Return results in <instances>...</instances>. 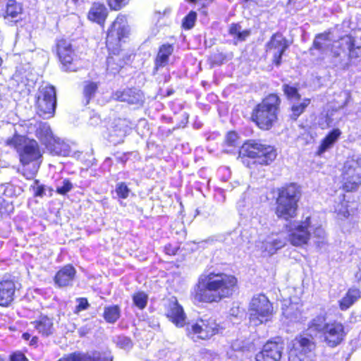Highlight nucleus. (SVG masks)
<instances>
[{"label":"nucleus","instance_id":"nucleus-1","mask_svg":"<svg viewBox=\"0 0 361 361\" xmlns=\"http://www.w3.org/2000/svg\"><path fill=\"white\" fill-rule=\"evenodd\" d=\"M331 31L326 30L315 35L310 49L323 54L329 48V55L336 63H342L347 60V65L355 64L361 60V45L356 38L350 34L344 35L334 40L329 47L327 42L331 39Z\"/></svg>","mask_w":361,"mask_h":361},{"label":"nucleus","instance_id":"nucleus-2","mask_svg":"<svg viewBox=\"0 0 361 361\" xmlns=\"http://www.w3.org/2000/svg\"><path fill=\"white\" fill-rule=\"evenodd\" d=\"M237 283L235 277L223 273L202 274L195 288L194 299L213 302L231 295Z\"/></svg>","mask_w":361,"mask_h":361},{"label":"nucleus","instance_id":"nucleus-3","mask_svg":"<svg viewBox=\"0 0 361 361\" xmlns=\"http://www.w3.org/2000/svg\"><path fill=\"white\" fill-rule=\"evenodd\" d=\"M6 145L16 149L20 162L23 165L22 174L27 179H32L37 174L41 164L43 152L38 142L35 140H28L25 136L16 134L8 138Z\"/></svg>","mask_w":361,"mask_h":361},{"label":"nucleus","instance_id":"nucleus-4","mask_svg":"<svg viewBox=\"0 0 361 361\" xmlns=\"http://www.w3.org/2000/svg\"><path fill=\"white\" fill-rule=\"evenodd\" d=\"M288 240L295 247L307 245L312 239L315 246L323 248L327 243L326 234L321 226L313 224L312 218L307 216L304 220L293 221L286 226Z\"/></svg>","mask_w":361,"mask_h":361},{"label":"nucleus","instance_id":"nucleus-5","mask_svg":"<svg viewBox=\"0 0 361 361\" xmlns=\"http://www.w3.org/2000/svg\"><path fill=\"white\" fill-rule=\"evenodd\" d=\"M128 23V16L118 13L111 22L106 31V47L109 51L107 65L116 64L118 68L124 66V56L121 55V44L129 37L130 30Z\"/></svg>","mask_w":361,"mask_h":361},{"label":"nucleus","instance_id":"nucleus-6","mask_svg":"<svg viewBox=\"0 0 361 361\" xmlns=\"http://www.w3.org/2000/svg\"><path fill=\"white\" fill-rule=\"evenodd\" d=\"M280 99L275 94L265 97L254 109L252 120L263 130L270 129L277 120Z\"/></svg>","mask_w":361,"mask_h":361},{"label":"nucleus","instance_id":"nucleus-7","mask_svg":"<svg viewBox=\"0 0 361 361\" xmlns=\"http://www.w3.org/2000/svg\"><path fill=\"white\" fill-rule=\"evenodd\" d=\"M299 198V191L295 184H290L279 189L276 199V216L285 220L294 218Z\"/></svg>","mask_w":361,"mask_h":361},{"label":"nucleus","instance_id":"nucleus-8","mask_svg":"<svg viewBox=\"0 0 361 361\" xmlns=\"http://www.w3.org/2000/svg\"><path fill=\"white\" fill-rule=\"evenodd\" d=\"M273 314L272 304L264 294L255 295L249 306L250 322L253 326H259L271 321Z\"/></svg>","mask_w":361,"mask_h":361},{"label":"nucleus","instance_id":"nucleus-9","mask_svg":"<svg viewBox=\"0 0 361 361\" xmlns=\"http://www.w3.org/2000/svg\"><path fill=\"white\" fill-rule=\"evenodd\" d=\"M240 156L255 159V162L259 164L268 165L276 157L274 147L258 141H250L245 143L240 152Z\"/></svg>","mask_w":361,"mask_h":361},{"label":"nucleus","instance_id":"nucleus-10","mask_svg":"<svg viewBox=\"0 0 361 361\" xmlns=\"http://www.w3.org/2000/svg\"><path fill=\"white\" fill-rule=\"evenodd\" d=\"M220 326L212 317L204 315L195 322L188 324L187 334L194 341L197 339L208 340L219 334Z\"/></svg>","mask_w":361,"mask_h":361},{"label":"nucleus","instance_id":"nucleus-11","mask_svg":"<svg viewBox=\"0 0 361 361\" xmlns=\"http://www.w3.org/2000/svg\"><path fill=\"white\" fill-rule=\"evenodd\" d=\"M341 176L345 191L356 190L361 185V157H353L347 159L344 163Z\"/></svg>","mask_w":361,"mask_h":361},{"label":"nucleus","instance_id":"nucleus-12","mask_svg":"<svg viewBox=\"0 0 361 361\" xmlns=\"http://www.w3.org/2000/svg\"><path fill=\"white\" fill-rule=\"evenodd\" d=\"M56 106V89L52 85L40 87L37 98V111L39 116L47 119L51 118Z\"/></svg>","mask_w":361,"mask_h":361},{"label":"nucleus","instance_id":"nucleus-13","mask_svg":"<svg viewBox=\"0 0 361 361\" xmlns=\"http://www.w3.org/2000/svg\"><path fill=\"white\" fill-rule=\"evenodd\" d=\"M267 51L276 50L273 55L271 63L274 66H279L282 63V56L289 47L288 39L279 32L274 33L266 44Z\"/></svg>","mask_w":361,"mask_h":361},{"label":"nucleus","instance_id":"nucleus-14","mask_svg":"<svg viewBox=\"0 0 361 361\" xmlns=\"http://www.w3.org/2000/svg\"><path fill=\"white\" fill-rule=\"evenodd\" d=\"M314 348V343L309 338L299 336L290 343L288 353L289 361H302L305 355L311 352Z\"/></svg>","mask_w":361,"mask_h":361},{"label":"nucleus","instance_id":"nucleus-15","mask_svg":"<svg viewBox=\"0 0 361 361\" xmlns=\"http://www.w3.org/2000/svg\"><path fill=\"white\" fill-rule=\"evenodd\" d=\"M323 341L329 347L339 345L345 336L344 326L338 322L329 323L321 334Z\"/></svg>","mask_w":361,"mask_h":361},{"label":"nucleus","instance_id":"nucleus-16","mask_svg":"<svg viewBox=\"0 0 361 361\" xmlns=\"http://www.w3.org/2000/svg\"><path fill=\"white\" fill-rule=\"evenodd\" d=\"M55 53L59 61L63 66H70L74 60V51L68 39L57 38L54 44Z\"/></svg>","mask_w":361,"mask_h":361},{"label":"nucleus","instance_id":"nucleus-17","mask_svg":"<svg viewBox=\"0 0 361 361\" xmlns=\"http://www.w3.org/2000/svg\"><path fill=\"white\" fill-rule=\"evenodd\" d=\"M283 343L277 341H268L262 351L255 356V361H279L281 357Z\"/></svg>","mask_w":361,"mask_h":361},{"label":"nucleus","instance_id":"nucleus-18","mask_svg":"<svg viewBox=\"0 0 361 361\" xmlns=\"http://www.w3.org/2000/svg\"><path fill=\"white\" fill-rule=\"evenodd\" d=\"M24 13L23 6L16 0H8L2 9L1 16L5 20L13 24H17L23 21Z\"/></svg>","mask_w":361,"mask_h":361},{"label":"nucleus","instance_id":"nucleus-19","mask_svg":"<svg viewBox=\"0 0 361 361\" xmlns=\"http://www.w3.org/2000/svg\"><path fill=\"white\" fill-rule=\"evenodd\" d=\"M166 315L176 326L182 327L185 324V315L183 307L178 304L176 298H169L166 305Z\"/></svg>","mask_w":361,"mask_h":361},{"label":"nucleus","instance_id":"nucleus-20","mask_svg":"<svg viewBox=\"0 0 361 361\" xmlns=\"http://www.w3.org/2000/svg\"><path fill=\"white\" fill-rule=\"evenodd\" d=\"M111 355L104 352L92 351L87 353H73L58 361H112Z\"/></svg>","mask_w":361,"mask_h":361},{"label":"nucleus","instance_id":"nucleus-21","mask_svg":"<svg viewBox=\"0 0 361 361\" xmlns=\"http://www.w3.org/2000/svg\"><path fill=\"white\" fill-rule=\"evenodd\" d=\"M109 14V9L104 4L94 2L87 13V18L91 22L98 24L102 27H104Z\"/></svg>","mask_w":361,"mask_h":361},{"label":"nucleus","instance_id":"nucleus-22","mask_svg":"<svg viewBox=\"0 0 361 361\" xmlns=\"http://www.w3.org/2000/svg\"><path fill=\"white\" fill-rule=\"evenodd\" d=\"M16 286L10 277H4L0 280V305L8 306L14 299Z\"/></svg>","mask_w":361,"mask_h":361},{"label":"nucleus","instance_id":"nucleus-23","mask_svg":"<svg viewBox=\"0 0 361 361\" xmlns=\"http://www.w3.org/2000/svg\"><path fill=\"white\" fill-rule=\"evenodd\" d=\"M75 274L76 270L72 265H66L56 272L54 279V283L59 288L71 286Z\"/></svg>","mask_w":361,"mask_h":361},{"label":"nucleus","instance_id":"nucleus-24","mask_svg":"<svg viewBox=\"0 0 361 361\" xmlns=\"http://www.w3.org/2000/svg\"><path fill=\"white\" fill-rule=\"evenodd\" d=\"M114 97L116 99L126 102L129 104H141L143 102L142 93L135 88L117 91L114 93Z\"/></svg>","mask_w":361,"mask_h":361},{"label":"nucleus","instance_id":"nucleus-25","mask_svg":"<svg viewBox=\"0 0 361 361\" xmlns=\"http://www.w3.org/2000/svg\"><path fill=\"white\" fill-rule=\"evenodd\" d=\"M326 313L324 312H320L319 314L314 317L309 322L307 331L310 335L317 336L318 334H322L329 322L326 321Z\"/></svg>","mask_w":361,"mask_h":361},{"label":"nucleus","instance_id":"nucleus-26","mask_svg":"<svg viewBox=\"0 0 361 361\" xmlns=\"http://www.w3.org/2000/svg\"><path fill=\"white\" fill-rule=\"evenodd\" d=\"M173 50V44L165 43L160 45L154 59V68H163L168 66Z\"/></svg>","mask_w":361,"mask_h":361},{"label":"nucleus","instance_id":"nucleus-27","mask_svg":"<svg viewBox=\"0 0 361 361\" xmlns=\"http://www.w3.org/2000/svg\"><path fill=\"white\" fill-rule=\"evenodd\" d=\"M341 135V131L338 128L331 130L322 140L318 148L317 154L321 156L325 152L333 147Z\"/></svg>","mask_w":361,"mask_h":361},{"label":"nucleus","instance_id":"nucleus-28","mask_svg":"<svg viewBox=\"0 0 361 361\" xmlns=\"http://www.w3.org/2000/svg\"><path fill=\"white\" fill-rule=\"evenodd\" d=\"M360 298L361 290L359 288L356 287L349 288L345 295L339 301V307L341 310H348Z\"/></svg>","mask_w":361,"mask_h":361},{"label":"nucleus","instance_id":"nucleus-29","mask_svg":"<svg viewBox=\"0 0 361 361\" xmlns=\"http://www.w3.org/2000/svg\"><path fill=\"white\" fill-rule=\"evenodd\" d=\"M46 148L53 155L68 156L70 152L69 146L61 141L59 138L54 137Z\"/></svg>","mask_w":361,"mask_h":361},{"label":"nucleus","instance_id":"nucleus-30","mask_svg":"<svg viewBox=\"0 0 361 361\" xmlns=\"http://www.w3.org/2000/svg\"><path fill=\"white\" fill-rule=\"evenodd\" d=\"M36 137L39 139L42 145L45 147L54 137L49 125L47 123H39L37 127L35 132Z\"/></svg>","mask_w":361,"mask_h":361},{"label":"nucleus","instance_id":"nucleus-31","mask_svg":"<svg viewBox=\"0 0 361 361\" xmlns=\"http://www.w3.org/2000/svg\"><path fill=\"white\" fill-rule=\"evenodd\" d=\"M339 119L340 117L337 111H329L319 117L318 125L322 129H327L337 125Z\"/></svg>","mask_w":361,"mask_h":361},{"label":"nucleus","instance_id":"nucleus-32","mask_svg":"<svg viewBox=\"0 0 361 361\" xmlns=\"http://www.w3.org/2000/svg\"><path fill=\"white\" fill-rule=\"evenodd\" d=\"M283 315L290 322H301L303 321L302 312L298 305L290 304L286 307H283Z\"/></svg>","mask_w":361,"mask_h":361},{"label":"nucleus","instance_id":"nucleus-33","mask_svg":"<svg viewBox=\"0 0 361 361\" xmlns=\"http://www.w3.org/2000/svg\"><path fill=\"white\" fill-rule=\"evenodd\" d=\"M32 324L37 331L43 336H47L53 333V322L47 317H42Z\"/></svg>","mask_w":361,"mask_h":361},{"label":"nucleus","instance_id":"nucleus-34","mask_svg":"<svg viewBox=\"0 0 361 361\" xmlns=\"http://www.w3.org/2000/svg\"><path fill=\"white\" fill-rule=\"evenodd\" d=\"M338 200L339 202H336V204L334 206V212L337 214L338 217L341 219L347 218L350 213L348 202L345 200L344 195L340 196Z\"/></svg>","mask_w":361,"mask_h":361},{"label":"nucleus","instance_id":"nucleus-35","mask_svg":"<svg viewBox=\"0 0 361 361\" xmlns=\"http://www.w3.org/2000/svg\"><path fill=\"white\" fill-rule=\"evenodd\" d=\"M241 26L239 23H232L228 28V34L235 37L238 41H245L248 37L251 31L250 30H245L240 31Z\"/></svg>","mask_w":361,"mask_h":361},{"label":"nucleus","instance_id":"nucleus-36","mask_svg":"<svg viewBox=\"0 0 361 361\" xmlns=\"http://www.w3.org/2000/svg\"><path fill=\"white\" fill-rule=\"evenodd\" d=\"M292 103L291 118L293 119H297L298 117L304 112L306 107L310 104V100L309 99H303L300 102L298 100Z\"/></svg>","mask_w":361,"mask_h":361},{"label":"nucleus","instance_id":"nucleus-37","mask_svg":"<svg viewBox=\"0 0 361 361\" xmlns=\"http://www.w3.org/2000/svg\"><path fill=\"white\" fill-rule=\"evenodd\" d=\"M120 317V309L117 305L106 307L104 311V318L109 323H115Z\"/></svg>","mask_w":361,"mask_h":361},{"label":"nucleus","instance_id":"nucleus-38","mask_svg":"<svg viewBox=\"0 0 361 361\" xmlns=\"http://www.w3.org/2000/svg\"><path fill=\"white\" fill-rule=\"evenodd\" d=\"M197 15L194 11H190L182 20L181 27L185 30L192 29L197 20Z\"/></svg>","mask_w":361,"mask_h":361},{"label":"nucleus","instance_id":"nucleus-39","mask_svg":"<svg viewBox=\"0 0 361 361\" xmlns=\"http://www.w3.org/2000/svg\"><path fill=\"white\" fill-rule=\"evenodd\" d=\"M133 301L137 307L143 310L147 304L148 296L145 292L140 291L133 295Z\"/></svg>","mask_w":361,"mask_h":361},{"label":"nucleus","instance_id":"nucleus-40","mask_svg":"<svg viewBox=\"0 0 361 361\" xmlns=\"http://www.w3.org/2000/svg\"><path fill=\"white\" fill-rule=\"evenodd\" d=\"M98 88L97 82H86L84 86V96L86 99V104L90 102V100L94 96V94Z\"/></svg>","mask_w":361,"mask_h":361},{"label":"nucleus","instance_id":"nucleus-41","mask_svg":"<svg viewBox=\"0 0 361 361\" xmlns=\"http://www.w3.org/2000/svg\"><path fill=\"white\" fill-rule=\"evenodd\" d=\"M283 90L285 94L291 102L300 100V95L299 94L296 87L289 85H284L283 86Z\"/></svg>","mask_w":361,"mask_h":361},{"label":"nucleus","instance_id":"nucleus-42","mask_svg":"<svg viewBox=\"0 0 361 361\" xmlns=\"http://www.w3.org/2000/svg\"><path fill=\"white\" fill-rule=\"evenodd\" d=\"M114 342L118 348L125 350H129L133 346L130 338L124 336H117Z\"/></svg>","mask_w":361,"mask_h":361},{"label":"nucleus","instance_id":"nucleus-43","mask_svg":"<svg viewBox=\"0 0 361 361\" xmlns=\"http://www.w3.org/2000/svg\"><path fill=\"white\" fill-rule=\"evenodd\" d=\"M130 0H106L109 8L111 11H118L125 8Z\"/></svg>","mask_w":361,"mask_h":361},{"label":"nucleus","instance_id":"nucleus-44","mask_svg":"<svg viewBox=\"0 0 361 361\" xmlns=\"http://www.w3.org/2000/svg\"><path fill=\"white\" fill-rule=\"evenodd\" d=\"M274 243H271V235H269L263 242H262L260 249L267 255H272L276 253V248H274Z\"/></svg>","mask_w":361,"mask_h":361},{"label":"nucleus","instance_id":"nucleus-45","mask_svg":"<svg viewBox=\"0 0 361 361\" xmlns=\"http://www.w3.org/2000/svg\"><path fill=\"white\" fill-rule=\"evenodd\" d=\"M271 243H274L275 246L274 248H276V252L283 247L286 245L287 241H288V237L286 238L278 234H272L271 235Z\"/></svg>","mask_w":361,"mask_h":361},{"label":"nucleus","instance_id":"nucleus-46","mask_svg":"<svg viewBox=\"0 0 361 361\" xmlns=\"http://www.w3.org/2000/svg\"><path fill=\"white\" fill-rule=\"evenodd\" d=\"M73 188L71 182L68 179H64L62 180L61 184H58L56 186V192L60 195H66Z\"/></svg>","mask_w":361,"mask_h":361},{"label":"nucleus","instance_id":"nucleus-47","mask_svg":"<svg viewBox=\"0 0 361 361\" xmlns=\"http://www.w3.org/2000/svg\"><path fill=\"white\" fill-rule=\"evenodd\" d=\"M116 193L119 198L126 199L130 193V189L124 183H119L116 186Z\"/></svg>","mask_w":361,"mask_h":361},{"label":"nucleus","instance_id":"nucleus-48","mask_svg":"<svg viewBox=\"0 0 361 361\" xmlns=\"http://www.w3.org/2000/svg\"><path fill=\"white\" fill-rule=\"evenodd\" d=\"M238 136L234 131L229 132L226 137V142L229 146H236L238 145Z\"/></svg>","mask_w":361,"mask_h":361},{"label":"nucleus","instance_id":"nucleus-49","mask_svg":"<svg viewBox=\"0 0 361 361\" xmlns=\"http://www.w3.org/2000/svg\"><path fill=\"white\" fill-rule=\"evenodd\" d=\"M38 184L39 180H36L35 181V185H33V188L35 190V195L37 197H43L45 195L44 185Z\"/></svg>","mask_w":361,"mask_h":361},{"label":"nucleus","instance_id":"nucleus-50","mask_svg":"<svg viewBox=\"0 0 361 361\" xmlns=\"http://www.w3.org/2000/svg\"><path fill=\"white\" fill-rule=\"evenodd\" d=\"M78 304L76 306V312H80L87 310L89 307L88 301L86 298H81L77 300Z\"/></svg>","mask_w":361,"mask_h":361},{"label":"nucleus","instance_id":"nucleus-51","mask_svg":"<svg viewBox=\"0 0 361 361\" xmlns=\"http://www.w3.org/2000/svg\"><path fill=\"white\" fill-rule=\"evenodd\" d=\"M10 361H29L25 355L20 352L13 353L11 355Z\"/></svg>","mask_w":361,"mask_h":361},{"label":"nucleus","instance_id":"nucleus-52","mask_svg":"<svg viewBox=\"0 0 361 361\" xmlns=\"http://www.w3.org/2000/svg\"><path fill=\"white\" fill-rule=\"evenodd\" d=\"M165 251L167 255H173L176 254V249L175 247H171V245L165 246Z\"/></svg>","mask_w":361,"mask_h":361},{"label":"nucleus","instance_id":"nucleus-53","mask_svg":"<svg viewBox=\"0 0 361 361\" xmlns=\"http://www.w3.org/2000/svg\"><path fill=\"white\" fill-rule=\"evenodd\" d=\"M23 338L25 340L27 341V340H29V339H30V334H28V333H24V334H23Z\"/></svg>","mask_w":361,"mask_h":361},{"label":"nucleus","instance_id":"nucleus-54","mask_svg":"<svg viewBox=\"0 0 361 361\" xmlns=\"http://www.w3.org/2000/svg\"><path fill=\"white\" fill-rule=\"evenodd\" d=\"M21 74V72L16 71V74L13 75V79L15 80H18V78H19V75Z\"/></svg>","mask_w":361,"mask_h":361},{"label":"nucleus","instance_id":"nucleus-55","mask_svg":"<svg viewBox=\"0 0 361 361\" xmlns=\"http://www.w3.org/2000/svg\"><path fill=\"white\" fill-rule=\"evenodd\" d=\"M37 343V338L33 337L30 341V345H35Z\"/></svg>","mask_w":361,"mask_h":361},{"label":"nucleus","instance_id":"nucleus-56","mask_svg":"<svg viewBox=\"0 0 361 361\" xmlns=\"http://www.w3.org/2000/svg\"><path fill=\"white\" fill-rule=\"evenodd\" d=\"M209 5V4H207L206 3L202 2V6H201V7H202V8H204L207 7Z\"/></svg>","mask_w":361,"mask_h":361},{"label":"nucleus","instance_id":"nucleus-57","mask_svg":"<svg viewBox=\"0 0 361 361\" xmlns=\"http://www.w3.org/2000/svg\"><path fill=\"white\" fill-rule=\"evenodd\" d=\"M321 78H318V85H322L323 82L321 81Z\"/></svg>","mask_w":361,"mask_h":361},{"label":"nucleus","instance_id":"nucleus-58","mask_svg":"<svg viewBox=\"0 0 361 361\" xmlns=\"http://www.w3.org/2000/svg\"><path fill=\"white\" fill-rule=\"evenodd\" d=\"M123 135H124L123 132V131H120L119 136L121 137H123Z\"/></svg>","mask_w":361,"mask_h":361},{"label":"nucleus","instance_id":"nucleus-59","mask_svg":"<svg viewBox=\"0 0 361 361\" xmlns=\"http://www.w3.org/2000/svg\"><path fill=\"white\" fill-rule=\"evenodd\" d=\"M0 361H4V360L0 356Z\"/></svg>","mask_w":361,"mask_h":361},{"label":"nucleus","instance_id":"nucleus-60","mask_svg":"<svg viewBox=\"0 0 361 361\" xmlns=\"http://www.w3.org/2000/svg\"><path fill=\"white\" fill-rule=\"evenodd\" d=\"M74 1H78V0H73Z\"/></svg>","mask_w":361,"mask_h":361}]
</instances>
